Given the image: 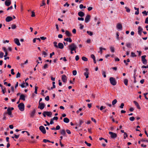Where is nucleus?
Masks as SVG:
<instances>
[{
    "label": "nucleus",
    "mask_w": 148,
    "mask_h": 148,
    "mask_svg": "<svg viewBox=\"0 0 148 148\" xmlns=\"http://www.w3.org/2000/svg\"><path fill=\"white\" fill-rule=\"evenodd\" d=\"M68 47L69 49L71 51L76 50L77 48L76 45L74 43H72L68 46Z\"/></svg>",
    "instance_id": "1"
},
{
    "label": "nucleus",
    "mask_w": 148,
    "mask_h": 148,
    "mask_svg": "<svg viewBox=\"0 0 148 148\" xmlns=\"http://www.w3.org/2000/svg\"><path fill=\"white\" fill-rule=\"evenodd\" d=\"M13 108H8L7 109V112L5 113L6 114H7L9 115L10 117H13V116L12 115V110H14Z\"/></svg>",
    "instance_id": "2"
},
{
    "label": "nucleus",
    "mask_w": 148,
    "mask_h": 148,
    "mask_svg": "<svg viewBox=\"0 0 148 148\" xmlns=\"http://www.w3.org/2000/svg\"><path fill=\"white\" fill-rule=\"evenodd\" d=\"M110 83L113 86L116 85V82L115 78L113 77H110Z\"/></svg>",
    "instance_id": "3"
},
{
    "label": "nucleus",
    "mask_w": 148,
    "mask_h": 148,
    "mask_svg": "<svg viewBox=\"0 0 148 148\" xmlns=\"http://www.w3.org/2000/svg\"><path fill=\"white\" fill-rule=\"evenodd\" d=\"M19 110L21 111H23L24 110L25 106L23 103H21L18 105Z\"/></svg>",
    "instance_id": "4"
},
{
    "label": "nucleus",
    "mask_w": 148,
    "mask_h": 148,
    "mask_svg": "<svg viewBox=\"0 0 148 148\" xmlns=\"http://www.w3.org/2000/svg\"><path fill=\"white\" fill-rule=\"evenodd\" d=\"M52 114V113L51 112L44 111L43 113V115L45 117L46 116V115L49 117H51Z\"/></svg>",
    "instance_id": "5"
},
{
    "label": "nucleus",
    "mask_w": 148,
    "mask_h": 148,
    "mask_svg": "<svg viewBox=\"0 0 148 148\" xmlns=\"http://www.w3.org/2000/svg\"><path fill=\"white\" fill-rule=\"evenodd\" d=\"M146 57V55H144L141 56L142 62L144 64H146L147 63V60L145 59Z\"/></svg>",
    "instance_id": "6"
},
{
    "label": "nucleus",
    "mask_w": 148,
    "mask_h": 148,
    "mask_svg": "<svg viewBox=\"0 0 148 148\" xmlns=\"http://www.w3.org/2000/svg\"><path fill=\"white\" fill-rule=\"evenodd\" d=\"M109 133L110 135V136L112 138H114L117 137V135L115 133L110 132H109Z\"/></svg>",
    "instance_id": "7"
},
{
    "label": "nucleus",
    "mask_w": 148,
    "mask_h": 148,
    "mask_svg": "<svg viewBox=\"0 0 148 148\" xmlns=\"http://www.w3.org/2000/svg\"><path fill=\"white\" fill-rule=\"evenodd\" d=\"M39 129L43 134H45L46 133L45 129L44 126H40L39 127Z\"/></svg>",
    "instance_id": "8"
},
{
    "label": "nucleus",
    "mask_w": 148,
    "mask_h": 148,
    "mask_svg": "<svg viewBox=\"0 0 148 148\" xmlns=\"http://www.w3.org/2000/svg\"><path fill=\"white\" fill-rule=\"evenodd\" d=\"M39 106L38 108H40L41 110H42L45 107V104L42 103H39Z\"/></svg>",
    "instance_id": "9"
},
{
    "label": "nucleus",
    "mask_w": 148,
    "mask_h": 148,
    "mask_svg": "<svg viewBox=\"0 0 148 148\" xmlns=\"http://www.w3.org/2000/svg\"><path fill=\"white\" fill-rule=\"evenodd\" d=\"M84 70L86 71L84 73V75L85 76L86 78H88L89 77L88 69L87 68H85L84 69Z\"/></svg>",
    "instance_id": "10"
},
{
    "label": "nucleus",
    "mask_w": 148,
    "mask_h": 148,
    "mask_svg": "<svg viewBox=\"0 0 148 148\" xmlns=\"http://www.w3.org/2000/svg\"><path fill=\"white\" fill-rule=\"evenodd\" d=\"M90 16L89 15H87L86 16L85 19V22L86 23L88 22L90 20Z\"/></svg>",
    "instance_id": "11"
},
{
    "label": "nucleus",
    "mask_w": 148,
    "mask_h": 148,
    "mask_svg": "<svg viewBox=\"0 0 148 148\" xmlns=\"http://www.w3.org/2000/svg\"><path fill=\"white\" fill-rule=\"evenodd\" d=\"M14 41L15 43L18 46H20L21 44L19 42V41L18 38H16L14 39Z\"/></svg>",
    "instance_id": "12"
},
{
    "label": "nucleus",
    "mask_w": 148,
    "mask_h": 148,
    "mask_svg": "<svg viewBox=\"0 0 148 148\" xmlns=\"http://www.w3.org/2000/svg\"><path fill=\"white\" fill-rule=\"evenodd\" d=\"M62 80L63 82L66 83L67 81V78L65 75H63L62 77Z\"/></svg>",
    "instance_id": "13"
},
{
    "label": "nucleus",
    "mask_w": 148,
    "mask_h": 148,
    "mask_svg": "<svg viewBox=\"0 0 148 148\" xmlns=\"http://www.w3.org/2000/svg\"><path fill=\"white\" fill-rule=\"evenodd\" d=\"M13 20L12 18L10 16H8L6 18L5 21L7 22H9Z\"/></svg>",
    "instance_id": "14"
},
{
    "label": "nucleus",
    "mask_w": 148,
    "mask_h": 148,
    "mask_svg": "<svg viewBox=\"0 0 148 148\" xmlns=\"http://www.w3.org/2000/svg\"><path fill=\"white\" fill-rule=\"evenodd\" d=\"M64 46L63 44L62 43H59L58 44V48L60 49H62L64 48Z\"/></svg>",
    "instance_id": "15"
},
{
    "label": "nucleus",
    "mask_w": 148,
    "mask_h": 148,
    "mask_svg": "<svg viewBox=\"0 0 148 148\" xmlns=\"http://www.w3.org/2000/svg\"><path fill=\"white\" fill-rule=\"evenodd\" d=\"M116 28L117 29L121 30L122 28V26L121 24L118 23L116 25Z\"/></svg>",
    "instance_id": "16"
},
{
    "label": "nucleus",
    "mask_w": 148,
    "mask_h": 148,
    "mask_svg": "<svg viewBox=\"0 0 148 148\" xmlns=\"http://www.w3.org/2000/svg\"><path fill=\"white\" fill-rule=\"evenodd\" d=\"M143 29V28L140 26H139L138 27V33L139 35H141V32H142Z\"/></svg>",
    "instance_id": "17"
},
{
    "label": "nucleus",
    "mask_w": 148,
    "mask_h": 148,
    "mask_svg": "<svg viewBox=\"0 0 148 148\" xmlns=\"http://www.w3.org/2000/svg\"><path fill=\"white\" fill-rule=\"evenodd\" d=\"M11 1H8L7 0H6L5 1V5L7 6H8L10 5L11 4Z\"/></svg>",
    "instance_id": "18"
},
{
    "label": "nucleus",
    "mask_w": 148,
    "mask_h": 148,
    "mask_svg": "<svg viewBox=\"0 0 148 148\" xmlns=\"http://www.w3.org/2000/svg\"><path fill=\"white\" fill-rule=\"evenodd\" d=\"M133 102L134 103L135 105L136 106V107L138 109H140V107L139 104H138V103L137 101H133Z\"/></svg>",
    "instance_id": "19"
},
{
    "label": "nucleus",
    "mask_w": 148,
    "mask_h": 148,
    "mask_svg": "<svg viewBox=\"0 0 148 148\" xmlns=\"http://www.w3.org/2000/svg\"><path fill=\"white\" fill-rule=\"evenodd\" d=\"M65 34L68 37H70L72 36L71 34L67 30L66 31Z\"/></svg>",
    "instance_id": "20"
},
{
    "label": "nucleus",
    "mask_w": 148,
    "mask_h": 148,
    "mask_svg": "<svg viewBox=\"0 0 148 148\" xmlns=\"http://www.w3.org/2000/svg\"><path fill=\"white\" fill-rule=\"evenodd\" d=\"M25 96L23 94H21L20 96L19 100H22L23 101L25 100Z\"/></svg>",
    "instance_id": "21"
},
{
    "label": "nucleus",
    "mask_w": 148,
    "mask_h": 148,
    "mask_svg": "<svg viewBox=\"0 0 148 148\" xmlns=\"http://www.w3.org/2000/svg\"><path fill=\"white\" fill-rule=\"evenodd\" d=\"M64 40L69 42L70 43L72 42V40L70 38H67L64 39Z\"/></svg>",
    "instance_id": "22"
},
{
    "label": "nucleus",
    "mask_w": 148,
    "mask_h": 148,
    "mask_svg": "<svg viewBox=\"0 0 148 148\" xmlns=\"http://www.w3.org/2000/svg\"><path fill=\"white\" fill-rule=\"evenodd\" d=\"M78 15L80 17H82L84 15V13L82 11H80L78 12Z\"/></svg>",
    "instance_id": "23"
},
{
    "label": "nucleus",
    "mask_w": 148,
    "mask_h": 148,
    "mask_svg": "<svg viewBox=\"0 0 148 148\" xmlns=\"http://www.w3.org/2000/svg\"><path fill=\"white\" fill-rule=\"evenodd\" d=\"M35 112L36 110L34 109L30 113L31 117H33L35 115Z\"/></svg>",
    "instance_id": "24"
},
{
    "label": "nucleus",
    "mask_w": 148,
    "mask_h": 148,
    "mask_svg": "<svg viewBox=\"0 0 148 148\" xmlns=\"http://www.w3.org/2000/svg\"><path fill=\"white\" fill-rule=\"evenodd\" d=\"M134 9L135 10H136L135 12V14L136 15H138L139 14V8H136L134 7Z\"/></svg>",
    "instance_id": "25"
},
{
    "label": "nucleus",
    "mask_w": 148,
    "mask_h": 148,
    "mask_svg": "<svg viewBox=\"0 0 148 148\" xmlns=\"http://www.w3.org/2000/svg\"><path fill=\"white\" fill-rule=\"evenodd\" d=\"M63 121L65 123H68L69 121V119L65 117Z\"/></svg>",
    "instance_id": "26"
},
{
    "label": "nucleus",
    "mask_w": 148,
    "mask_h": 148,
    "mask_svg": "<svg viewBox=\"0 0 148 148\" xmlns=\"http://www.w3.org/2000/svg\"><path fill=\"white\" fill-rule=\"evenodd\" d=\"M60 134L63 136H65L66 134V132L64 130H62L60 131Z\"/></svg>",
    "instance_id": "27"
},
{
    "label": "nucleus",
    "mask_w": 148,
    "mask_h": 148,
    "mask_svg": "<svg viewBox=\"0 0 148 148\" xmlns=\"http://www.w3.org/2000/svg\"><path fill=\"white\" fill-rule=\"evenodd\" d=\"M110 49L112 53H114V47L111 46L110 47Z\"/></svg>",
    "instance_id": "28"
},
{
    "label": "nucleus",
    "mask_w": 148,
    "mask_h": 148,
    "mask_svg": "<svg viewBox=\"0 0 148 148\" xmlns=\"http://www.w3.org/2000/svg\"><path fill=\"white\" fill-rule=\"evenodd\" d=\"M128 82V80L127 79H124V83L125 85H126V86L127 85Z\"/></svg>",
    "instance_id": "29"
},
{
    "label": "nucleus",
    "mask_w": 148,
    "mask_h": 148,
    "mask_svg": "<svg viewBox=\"0 0 148 148\" xmlns=\"http://www.w3.org/2000/svg\"><path fill=\"white\" fill-rule=\"evenodd\" d=\"M19 136V135H16V134H14V136H12V138H15L18 139Z\"/></svg>",
    "instance_id": "30"
},
{
    "label": "nucleus",
    "mask_w": 148,
    "mask_h": 148,
    "mask_svg": "<svg viewBox=\"0 0 148 148\" xmlns=\"http://www.w3.org/2000/svg\"><path fill=\"white\" fill-rule=\"evenodd\" d=\"M82 60L85 61H88V59L85 57H82Z\"/></svg>",
    "instance_id": "31"
},
{
    "label": "nucleus",
    "mask_w": 148,
    "mask_h": 148,
    "mask_svg": "<svg viewBox=\"0 0 148 148\" xmlns=\"http://www.w3.org/2000/svg\"><path fill=\"white\" fill-rule=\"evenodd\" d=\"M131 56L132 57H136V55L135 54V53L133 52H131Z\"/></svg>",
    "instance_id": "32"
},
{
    "label": "nucleus",
    "mask_w": 148,
    "mask_h": 148,
    "mask_svg": "<svg viewBox=\"0 0 148 148\" xmlns=\"http://www.w3.org/2000/svg\"><path fill=\"white\" fill-rule=\"evenodd\" d=\"M90 36H92L93 35V32H92L87 31L86 32Z\"/></svg>",
    "instance_id": "33"
},
{
    "label": "nucleus",
    "mask_w": 148,
    "mask_h": 148,
    "mask_svg": "<svg viewBox=\"0 0 148 148\" xmlns=\"http://www.w3.org/2000/svg\"><path fill=\"white\" fill-rule=\"evenodd\" d=\"M84 123V121L82 120H79V127H81V125Z\"/></svg>",
    "instance_id": "34"
},
{
    "label": "nucleus",
    "mask_w": 148,
    "mask_h": 148,
    "mask_svg": "<svg viewBox=\"0 0 148 148\" xmlns=\"http://www.w3.org/2000/svg\"><path fill=\"white\" fill-rule=\"evenodd\" d=\"M117 100L116 99H114V100H113L112 102V103L113 105H114L115 104H116V103H117Z\"/></svg>",
    "instance_id": "35"
},
{
    "label": "nucleus",
    "mask_w": 148,
    "mask_h": 148,
    "mask_svg": "<svg viewBox=\"0 0 148 148\" xmlns=\"http://www.w3.org/2000/svg\"><path fill=\"white\" fill-rule=\"evenodd\" d=\"M45 5V0H43L42 1V3L40 4V6L41 7L42 6L44 5Z\"/></svg>",
    "instance_id": "36"
},
{
    "label": "nucleus",
    "mask_w": 148,
    "mask_h": 148,
    "mask_svg": "<svg viewBox=\"0 0 148 148\" xmlns=\"http://www.w3.org/2000/svg\"><path fill=\"white\" fill-rule=\"evenodd\" d=\"M52 84H53V87H51V89H50L51 90L53 88H55L56 87V86L55 85V82H52Z\"/></svg>",
    "instance_id": "37"
},
{
    "label": "nucleus",
    "mask_w": 148,
    "mask_h": 148,
    "mask_svg": "<svg viewBox=\"0 0 148 148\" xmlns=\"http://www.w3.org/2000/svg\"><path fill=\"white\" fill-rule=\"evenodd\" d=\"M79 8L80 9H82L83 8H86V7L85 6H84L83 4H80L79 5Z\"/></svg>",
    "instance_id": "38"
},
{
    "label": "nucleus",
    "mask_w": 148,
    "mask_h": 148,
    "mask_svg": "<svg viewBox=\"0 0 148 148\" xmlns=\"http://www.w3.org/2000/svg\"><path fill=\"white\" fill-rule=\"evenodd\" d=\"M43 142L45 143H46L47 142H49V143L50 142V140H48L45 139L43 140Z\"/></svg>",
    "instance_id": "39"
},
{
    "label": "nucleus",
    "mask_w": 148,
    "mask_h": 148,
    "mask_svg": "<svg viewBox=\"0 0 148 148\" xmlns=\"http://www.w3.org/2000/svg\"><path fill=\"white\" fill-rule=\"evenodd\" d=\"M38 87L37 86H35V91L34 93L37 94V89H38Z\"/></svg>",
    "instance_id": "40"
},
{
    "label": "nucleus",
    "mask_w": 148,
    "mask_h": 148,
    "mask_svg": "<svg viewBox=\"0 0 148 148\" xmlns=\"http://www.w3.org/2000/svg\"><path fill=\"white\" fill-rule=\"evenodd\" d=\"M125 9L126 10V11L127 12H130V9L127 7H125Z\"/></svg>",
    "instance_id": "41"
},
{
    "label": "nucleus",
    "mask_w": 148,
    "mask_h": 148,
    "mask_svg": "<svg viewBox=\"0 0 148 148\" xmlns=\"http://www.w3.org/2000/svg\"><path fill=\"white\" fill-rule=\"evenodd\" d=\"M102 75L104 77H106V72L104 71H102Z\"/></svg>",
    "instance_id": "42"
},
{
    "label": "nucleus",
    "mask_w": 148,
    "mask_h": 148,
    "mask_svg": "<svg viewBox=\"0 0 148 148\" xmlns=\"http://www.w3.org/2000/svg\"><path fill=\"white\" fill-rule=\"evenodd\" d=\"M127 136H128V135H127V134L126 132L124 133V137H123L124 138V139H125L126 138V137H127Z\"/></svg>",
    "instance_id": "43"
},
{
    "label": "nucleus",
    "mask_w": 148,
    "mask_h": 148,
    "mask_svg": "<svg viewBox=\"0 0 148 148\" xmlns=\"http://www.w3.org/2000/svg\"><path fill=\"white\" fill-rule=\"evenodd\" d=\"M57 43L56 42H53V45L56 48H58V45H57Z\"/></svg>",
    "instance_id": "44"
},
{
    "label": "nucleus",
    "mask_w": 148,
    "mask_h": 148,
    "mask_svg": "<svg viewBox=\"0 0 148 148\" xmlns=\"http://www.w3.org/2000/svg\"><path fill=\"white\" fill-rule=\"evenodd\" d=\"M130 120L131 121H133L135 120V118L134 117H132L130 118Z\"/></svg>",
    "instance_id": "45"
},
{
    "label": "nucleus",
    "mask_w": 148,
    "mask_h": 148,
    "mask_svg": "<svg viewBox=\"0 0 148 148\" xmlns=\"http://www.w3.org/2000/svg\"><path fill=\"white\" fill-rule=\"evenodd\" d=\"M84 143L88 147H90L91 146L90 143H88L86 141H85Z\"/></svg>",
    "instance_id": "46"
},
{
    "label": "nucleus",
    "mask_w": 148,
    "mask_h": 148,
    "mask_svg": "<svg viewBox=\"0 0 148 148\" xmlns=\"http://www.w3.org/2000/svg\"><path fill=\"white\" fill-rule=\"evenodd\" d=\"M25 83L23 82L21 85V86L22 88H24L25 87Z\"/></svg>",
    "instance_id": "47"
},
{
    "label": "nucleus",
    "mask_w": 148,
    "mask_h": 148,
    "mask_svg": "<svg viewBox=\"0 0 148 148\" xmlns=\"http://www.w3.org/2000/svg\"><path fill=\"white\" fill-rule=\"evenodd\" d=\"M16 25H15V24H13V25H12V26H11V28L12 29H15L16 28Z\"/></svg>",
    "instance_id": "48"
},
{
    "label": "nucleus",
    "mask_w": 148,
    "mask_h": 148,
    "mask_svg": "<svg viewBox=\"0 0 148 148\" xmlns=\"http://www.w3.org/2000/svg\"><path fill=\"white\" fill-rule=\"evenodd\" d=\"M3 53L2 52H0V58H2L3 57Z\"/></svg>",
    "instance_id": "49"
},
{
    "label": "nucleus",
    "mask_w": 148,
    "mask_h": 148,
    "mask_svg": "<svg viewBox=\"0 0 148 148\" xmlns=\"http://www.w3.org/2000/svg\"><path fill=\"white\" fill-rule=\"evenodd\" d=\"M77 72L76 70H74L73 71V74L74 75H75L77 74Z\"/></svg>",
    "instance_id": "50"
},
{
    "label": "nucleus",
    "mask_w": 148,
    "mask_h": 148,
    "mask_svg": "<svg viewBox=\"0 0 148 148\" xmlns=\"http://www.w3.org/2000/svg\"><path fill=\"white\" fill-rule=\"evenodd\" d=\"M21 76V74L19 72H18L16 74V77L18 78L20 77Z\"/></svg>",
    "instance_id": "51"
},
{
    "label": "nucleus",
    "mask_w": 148,
    "mask_h": 148,
    "mask_svg": "<svg viewBox=\"0 0 148 148\" xmlns=\"http://www.w3.org/2000/svg\"><path fill=\"white\" fill-rule=\"evenodd\" d=\"M126 46L127 47L130 48L131 47V44L130 43H127Z\"/></svg>",
    "instance_id": "52"
},
{
    "label": "nucleus",
    "mask_w": 148,
    "mask_h": 148,
    "mask_svg": "<svg viewBox=\"0 0 148 148\" xmlns=\"http://www.w3.org/2000/svg\"><path fill=\"white\" fill-rule=\"evenodd\" d=\"M100 51L98 52L99 53H100L101 54H102V48L101 47H100L99 48Z\"/></svg>",
    "instance_id": "53"
},
{
    "label": "nucleus",
    "mask_w": 148,
    "mask_h": 148,
    "mask_svg": "<svg viewBox=\"0 0 148 148\" xmlns=\"http://www.w3.org/2000/svg\"><path fill=\"white\" fill-rule=\"evenodd\" d=\"M91 58L93 60L95 59V57L94 54H91L90 56Z\"/></svg>",
    "instance_id": "54"
},
{
    "label": "nucleus",
    "mask_w": 148,
    "mask_h": 148,
    "mask_svg": "<svg viewBox=\"0 0 148 148\" xmlns=\"http://www.w3.org/2000/svg\"><path fill=\"white\" fill-rule=\"evenodd\" d=\"M79 26H80V29H82L83 28H84V25H83L82 24H79Z\"/></svg>",
    "instance_id": "55"
},
{
    "label": "nucleus",
    "mask_w": 148,
    "mask_h": 148,
    "mask_svg": "<svg viewBox=\"0 0 148 148\" xmlns=\"http://www.w3.org/2000/svg\"><path fill=\"white\" fill-rule=\"evenodd\" d=\"M32 14L31 15V16L33 17L35 16V12L33 11H32Z\"/></svg>",
    "instance_id": "56"
},
{
    "label": "nucleus",
    "mask_w": 148,
    "mask_h": 148,
    "mask_svg": "<svg viewBox=\"0 0 148 148\" xmlns=\"http://www.w3.org/2000/svg\"><path fill=\"white\" fill-rule=\"evenodd\" d=\"M49 97L48 96H46L45 98V99L47 101H49Z\"/></svg>",
    "instance_id": "57"
},
{
    "label": "nucleus",
    "mask_w": 148,
    "mask_h": 148,
    "mask_svg": "<svg viewBox=\"0 0 148 148\" xmlns=\"http://www.w3.org/2000/svg\"><path fill=\"white\" fill-rule=\"evenodd\" d=\"M40 38L42 40H45V39H47V38L46 37L42 36L40 37Z\"/></svg>",
    "instance_id": "58"
},
{
    "label": "nucleus",
    "mask_w": 148,
    "mask_h": 148,
    "mask_svg": "<svg viewBox=\"0 0 148 148\" xmlns=\"http://www.w3.org/2000/svg\"><path fill=\"white\" fill-rule=\"evenodd\" d=\"M78 19L79 21H83L84 20V18L82 17H78Z\"/></svg>",
    "instance_id": "59"
},
{
    "label": "nucleus",
    "mask_w": 148,
    "mask_h": 148,
    "mask_svg": "<svg viewBox=\"0 0 148 148\" xmlns=\"http://www.w3.org/2000/svg\"><path fill=\"white\" fill-rule=\"evenodd\" d=\"M124 103H122L121 104V105L120 106V108H123V106H124Z\"/></svg>",
    "instance_id": "60"
},
{
    "label": "nucleus",
    "mask_w": 148,
    "mask_h": 148,
    "mask_svg": "<svg viewBox=\"0 0 148 148\" xmlns=\"http://www.w3.org/2000/svg\"><path fill=\"white\" fill-rule=\"evenodd\" d=\"M147 12L146 11H144L142 13L145 14L146 16H147Z\"/></svg>",
    "instance_id": "61"
},
{
    "label": "nucleus",
    "mask_w": 148,
    "mask_h": 148,
    "mask_svg": "<svg viewBox=\"0 0 148 148\" xmlns=\"http://www.w3.org/2000/svg\"><path fill=\"white\" fill-rule=\"evenodd\" d=\"M48 68V66L47 64H45L43 66V68L45 69Z\"/></svg>",
    "instance_id": "62"
},
{
    "label": "nucleus",
    "mask_w": 148,
    "mask_h": 148,
    "mask_svg": "<svg viewBox=\"0 0 148 148\" xmlns=\"http://www.w3.org/2000/svg\"><path fill=\"white\" fill-rule=\"evenodd\" d=\"M75 59L76 61H78L79 60V58L78 55H77L75 56Z\"/></svg>",
    "instance_id": "63"
},
{
    "label": "nucleus",
    "mask_w": 148,
    "mask_h": 148,
    "mask_svg": "<svg viewBox=\"0 0 148 148\" xmlns=\"http://www.w3.org/2000/svg\"><path fill=\"white\" fill-rule=\"evenodd\" d=\"M145 23L146 24H148V17L146 18Z\"/></svg>",
    "instance_id": "64"
}]
</instances>
